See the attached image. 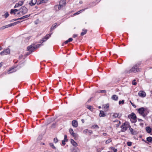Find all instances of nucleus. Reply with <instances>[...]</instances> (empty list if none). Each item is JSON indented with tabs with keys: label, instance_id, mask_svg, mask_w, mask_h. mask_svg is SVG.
I'll use <instances>...</instances> for the list:
<instances>
[{
	"label": "nucleus",
	"instance_id": "69168bd1",
	"mask_svg": "<svg viewBox=\"0 0 152 152\" xmlns=\"http://www.w3.org/2000/svg\"><path fill=\"white\" fill-rule=\"evenodd\" d=\"M15 12L14 11V12H13L12 13V14H13L14 15H15L16 14Z\"/></svg>",
	"mask_w": 152,
	"mask_h": 152
},
{
	"label": "nucleus",
	"instance_id": "423d86ee",
	"mask_svg": "<svg viewBox=\"0 0 152 152\" xmlns=\"http://www.w3.org/2000/svg\"><path fill=\"white\" fill-rule=\"evenodd\" d=\"M15 23V22H14L13 23H10V24H8L7 25H6L5 26H4L0 28V31L2 30L5 28H7L11 27L12 26H14L16 25Z\"/></svg>",
	"mask_w": 152,
	"mask_h": 152
},
{
	"label": "nucleus",
	"instance_id": "ea45409f",
	"mask_svg": "<svg viewBox=\"0 0 152 152\" xmlns=\"http://www.w3.org/2000/svg\"><path fill=\"white\" fill-rule=\"evenodd\" d=\"M65 142H66V140H62V144L64 145H65L66 144V143H65Z\"/></svg>",
	"mask_w": 152,
	"mask_h": 152
},
{
	"label": "nucleus",
	"instance_id": "c03bdc74",
	"mask_svg": "<svg viewBox=\"0 0 152 152\" xmlns=\"http://www.w3.org/2000/svg\"><path fill=\"white\" fill-rule=\"evenodd\" d=\"M106 91L105 90H101L100 91V92H99V93H104L106 92Z\"/></svg>",
	"mask_w": 152,
	"mask_h": 152
},
{
	"label": "nucleus",
	"instance_id": "a18cd8bd",
	"mask_svg": "<svg viewBox=\"0 0 152 152\" xmlns=\"http://www.w3.org/2000/svg\"><path fill=\"white\" fill-rule=\"evenodd\" d=\"M72 40H73V39L72 38H69L68 39V41L69 42L72 41Z\"/></svg>",
	"mask_w": 152,
	"mask_h": 152
},
{
	"label": "nucleus",
	"instance_id": "5701e85b",
	"mask_svg": "<svg viewBox=\"0 0 152 152\" xmlns=\"http://www.w3.org/2000/svg\"><path fill=\"white\" fill-rule=\"evenodd\" d=\"M59 4L64 5V7L65 6L66 4V0H61Z\"/></svg>",
	"mask_w": 152,
	"mask_h": 152
},
{
	"label": "nucleus",
	"instance_id": "473e14b6",
	"mask_svg": "<svg viewBox=\"0 0 152 152\" xmlns=\"http://www.w3.org/2000/svg\"><path fill=\"white\" fill-rule=\"evenodd\" d=\"M9 16V14L8 12H6L4 15V16L5 17V18H7Z\"/></svg>",
	"mask_w": 152,
	"mask_h": 152
},
{
	"label": "nucleus",
	"instance_id": "de8ad7c7",
	"mask_svg": "<svg viewBox=\"0 0 152 152\" xmlns=\"http://www.w3.org/2000/svg\"><path fill=\"white\" fill-rule=\"evenodd\" d=\"M88 131V130L87 129L83 131V133H86Z\"/></svg>",
	"mask_w": 152,
	"mask_h": 152
},
{
	"label": "nucleus",
	"instance_id": "680f3d73",
	"mask_svg": "<svg viewBox=\"0 0 152 152\" xmlns=\"http://www.w3.org/2000/svg\"><path fill=\"white\" fill-rule=\"evenodd\" d=\"M141 115L143 116V117H144V118L146 116V115L145 114H144V113L142 115Z\"/></svg>",
	"mask_w": 152,
	"mask_h": 152
},
{
	"label": "nucleus",
	"instance_id": "72a5a7b5",
	"mask_svg": "<svg viewBox=\"0 0 152 152\" xmlns=\"http://www.w3.org/2000/svg\"><path fill=\"white\" fill-rule=\"evenodd\" d=\"M99 128V127L97 125H93L92 126V128Z\"/></svg>",
	"mask_w": 152,
	"mask_h": 152
},
{
	"label": "nucleus",
	"instance_id": "a19ab883",
	"mask_svg": "<svg viewBox=\"0 0 152 152\" xmlns=\"http://www.w3.org/2000/svg\"><path fill=\"white\" fill-rule=\"evenodd\" d=\"M135 80H134L133 81H132V84L133 85H136V84H137V83L136 82H135Z\"/></svg>",
	"mask_w": 152,
	"mask_h": 152
},
{
	"label": "nucleus",
	"instance_id": "39448f33",
	"mask_svg": "<svg viewBox=\"0 0 152 152\" xmlns=\"http://www.w3.org/2000/svg\"><path fill=\"white\" fill-rule=\"evenodd\" d=\"M10 50L9 48L7 49L2 51L0 53V54L1 56H3L4 55H7V54H10Z\"/></svg>",
	"mask_w": 152,
	"mask_h": 152
},
{
	"label": "nucleus",
	"instance_id": "37998d69",
	"mask_svg": "<svg viewBox=\"0 0 152 152\" xmlns=\"http://www.w3.org/2000/svg\"><path fill=\"white\" fill-rule=\"evenodd\" d=\"M47 1H48L47 0H42L41 1V2H42V3H46V2H47Z\"/></svg>",
	"mask_w": 152,
	"mask_h": 152
},
{
	"label": "nucleus",
	"instance_id": "f8f14e48",
	"mask_svg": "<svg viewBox=\"0 0 152 152\" xmlns=\"http://www.w3.org/2000/svg\"><path fill=\"white\" fill-rule=\"evenodd\" d=\"M145 110L144 108L143 107H142L138 109V111L139 113L141 115H142L144 113Z\"/></svg>",
	"mask_w": 152,
	"mask_h": 152
},
{
	"label": "nucleus",
	"instance_id": "aec40b11",
	"mask_svg": "<svg viewBox=\"0 0 152 152\" xmlns=\"http://www.w3.org/2000/svg\"><path fill=\"white\" fill-rule=\"evenodd\" d=\"M129 129L132 134L135 135L137 134V132L136 131H133V129L132 128L130 127Z\"/></svg>",
	"mask_w": 152,
	"mask_h": 152
},
{
	"label": "nucleus",
	"instance_id": "09e8293b",
	"mask_svg": "<svg viewBox=\"0 0 152 152\" xmlns=\"http://www.w3.org/2000/svg\"><path fill=\"white\" fill-rule=\"evenodd\" d=\"M109 107V105L108 104H107L106 105V106L104 107L105 108H108Z\"/></svg>",
	"mask_w": 152,
	"mask_h": 152
},
{
	"label": "nucleus",
	"instance_id": "9d476101",
	"mask_svg": "<svg viewBox=\"0 0 152 152\" xmlns=\"http://www.w3.org/2000/svg\"><path fill=\"white\" fill-rule=\"evenodd\" d=\"M69 132L71 135L74 137L75 139L77 137V134L74 133L73 130L72 129L70 128L69 129Z\"/></svg>",
	"mask_w": 152,
	"mask_h": 152
},
{
	"label": "nucleus",
	"instance_id": "4be33fe9",
	"mask_svg": "<svg viewBox=\"0 0 152 152\" xmlns=\"http://www.w3.org/2000/svg\"><path fill=\"white\" fill-rule=\"evenodd\" d=\"M72 152H80L79 149L77 147L74 148L72 150Z\"/></svg>",
	"mask_w": 152,
	"mask_h": 152
},
{
	"label": "nucleus",
	"instance_id": "412c9836",
	"mask_svg": "<svg viewBox=\"0 0 152 152\" xmlns=\"http://www.w3.org/2000/svg\"><path fill=\"white\" fill-rule=\"evenodd\" d=\"M71 142L74 146L75 147L77 146V143L73 139H71Z\"/></svg>",
	"mask_w": 152,
	"mask_h": 152
},
{
	"label": "nucleus",
	"instance_id": "e2e57ef3",
	"mask_svg": "<svg viewBox=\"0 0 152 152\" xmlns=\"http://www.w3.org/2000/svg\"><path fill=\"white\" fill-rule=\"evenodd\" d=\"M81 121L83 123H84V119H82Z\"/></svg>",
	"mask_w": 152,
	"mask_h": 152
},
{
	"label": "nucleus",
	"instance_id": "dca6fc26",
	"mask_svg": "<svg viewBox=\"0 0 152 152\" xmlns=\"http://www.w3.org/2000/svg\"><path fill=\"white\" fill-rule=\"evenodd\" d=\"M37 0H31L29 4L31 6L34 5L37 3Z\"/></svg>",
	"mask_w": 152,
	"mask_h": 152
},
{
	"label": "nucleus",
	"instance_id": "3c124183",
	"mask_svg": "<svg viewBox=\"0 0 152 152\" xmlns=\"http://www.w3.org/2000/svg\"><path fill=\"white\" fill-rule=\"evenodd\" d=\"M130 102L133 106L135 108L136 107V106H135V105H134V104L132 103L131 102Z\"/></svg>",
	"mask_w": 152,
	"mask_h": 152
},
{
	"label": "nucleus",
	"instance_id": "393cba45",
	"mask_svg": "<svg viewBox=\"0 0 152 152\" xmlns=\"http://www.w3.org/2000/svg\"><path fill=\"white\" fill-rule=\"evenodd\" d=\"M86 107L89 109L91 111H94V108L91 105H87Z\"/></svg>",
	"mask_w": 152,
	"mask_h": 152
},
{
	"label": "nucleus",
	"instance_id": "b1692460",
	"mask_svg": "<svg viewBox=\"0 0 152 152\" xmlns=\"http://www.w3.org/2000/svg\"><path fill=\"white\" fill-rule=\"evenodd\" d=\"M30 14L25 15L23 16V17H22L20 18H19V19L20 20H22L23 19H24L26 18H28V17H29L30 16Z\"/></svg>",
	"mask_w": 152,
	"mask_h": 152
},
{
	"label": "nucleus",
	"instance_id": "f704fd0d",
	"mask_svg": "<svg viewBox=\"0 0 152 152\" xmlns=\"http://www.w3.org/2000/svg\"><path fill=\"white\" fill-rule=\"evenodd\" d=\"M54 142L55 143H56L58 141V140L57 138H55L54 139Z\"/></svg>",
	"mask_w": 152,
	"mask_h": 152
},
{
	"label": "nucleus",
	"instance_id": "6e6552de",
	"mask_svg": "<svg viewBox=\"0 0 152 152\" xmlns=\"http://www.w3.org/2000/svg\"><path fill=\"white\" fill-rule=\"evenodd\" d=\"M52 34V33H51V34H49L48 35H46V36L44 38H42L41 40V41H42V43L46 41L50 37Z\"/></svg>",
	"mask_w": 152,
	"mask_h": 152
},
{
	"label": "nucleus",
	"instance_id": "e433bc0d",
	"mask_svg": "<svg viewBox=\"0 0 152 152\" xmlns=\"http://www.w3.org/2000/svg\"><path fill=\"white\" fill-rule=\"evenodd\" d=\"M127 144L128 146H131L132 145V142H127Z\"/></svg>",
	"mask_w": 152,
	"mask_h": 152
},
{
	"label": "nucleus",
	"instance_id": "0eeeda50",
	"mask_svg": "<svg viewBox=\"0 0 152 152\" xmlns=\"http://www.w3.org/2000/svg\"><path fill=\"white\" fill-rule=\"evenodd\" d=\"M129 118H131L134 120H136L137 119V117L136 115L133 113H132L130 115L128 116Z\"/></svg>",
	"mask_w": 152,
	"mask_h": 152
},
{
	"label": "nucleus",
	"instance_id": "a878e982",
	"mask_svg": "<svg viewBox=\"0 0 152 152\" xmlns=\"http://www.w3.org/2000/svg\"><path fill=\"white\" fill-rule=\"evenodd\" d=\"M146 141L148 142H152V137H147L146 138Z\"/></svg>",
	"mask_w": 152,
	"mask_h": 152
},
{
	"label": "nucleus",
	"instance_id": "7ed1b4c3",
	"mask_svg": "<svg viewBox=\"0 0 152 152\" xmlns=\"http://www.w3.org/2000/svg\"><path fill=\"white\" fill-rule=\"evenodd\" d=\"M28 50L29 52H28L26 54V55L28 56L31 54L35 49V48L33 47L32 45H31L28 47Z\"/></svg>",
	"mask_w": 152,
	"mask_h": 152
},
{
	"label": "nucleus",
	"instance_id": "4c0bfd02",
	"mask_svg": "<svg viewBox=\"0 0 152 152\" xmlns=\"http://www.w3.org/2000/svg\"><path fill=\"white\" fill-rule=\"evenodd\" d=\"M111 141V140L110 139H108L106 141V144H108Z\"/></svg>",
	"mask_w": 152,
	"mask_h": 152
},
{
	"label": "nucleus",
	"instance_id": "bb28decb",
	"mask_svg": "<svg viewBox=\"0 0 152 152\" xmlns=\"http://www.w3.org/2000/svg\"><path fill=\"white\" fill-rule=\"evenodd\" d=\"M55 24L54 26H52L50 28V31H53L55 28L57 27L56 23H55Z\"/></svg>",
	"mask_w": 152,
	"mask_h": 152
},
{
	"label": "nucleus",
	"instance_id": "13d9d810",
	"mask_svg": "<svg viewBox=\"0 0 152 152\" xmlns=\"http://www.w3.org/2000/svg\"><path fill=\"white\" fill-rule=\"evenodd\" d=\"M69 42L68 41V40H66V41H65L64 42V43L65 44H67V43H68V42Z\"/></svg>",
	"mask_w": 152,
	"mask_h": 152
},
{
	"label": "nucleus",
	"instance_id": "c85d7f7f",
	"mask_svg": "<svg viewBox=\"0 0 152 152\" xmlns=\"http://www.w3.org/2000/svg\"><path fill=\"white\" fill-rule=\"evenodd\" d=\"M49 145L50 146V147L53 149H56V147L54 146L53 144L52 143H50Z\"/></svg>",
	"mask_w": 152,
	"mask_h": 152
},
{
	"label": "nucleus",
	"instance_id": "f257e3e1",
	"mask_svg": "<svg viewBox=\"0 0 152 152\" xmlns=\"http://www.w3.org/2000/svg\"><path fill=\"white\" fill-rule=\"evenodd\" d=\"M139 66L140 64H137L134 65L132 68V69H130L129 71L130 72L136 73L140 72V70L139 68Z\"/></svg>",
	"mask_w": 152,
	"mask_h": 152
},
{
	"label": "nucleus",
	"instance_id": "6e6d98bb",
	"mask_svg": "<svg viewBox=\"0 0 152 152\" xmlns=\"http://www.w3.org/2000/svg\"><path fill=\"white\" fill-rule=\"evenodd\" d=\"M140 125L142 127H143V123H140Z\"/></svg>",
	"mask_w": 152,
	"mask_h": 152
},
{
	"label": "nucleus",
	"instance_id": "6ab92c4d",
	"mask_svg": "<svg viewBox=\"0 0 152 152\" xmlns=\"http://www.w3.org/2000/svg\"><path fill=\"white\" fill-rule=\"evenodd\" d=\"M111 99L115 101H117L118 99V97L116 95H113L112 96Z\"/></svg>",
	"mask_w": 152,
	"mask_h": 152
},
{
	"label": "nucleus",
	"instance_id": "1a4fd4ad",
	"mask_svg": "<svg viewBox=\"0 0 152 152\" xmlns=\"http://www.w3.org/2000/svg\"><path fill=\"white\" fill-rule=\"evenodd\" d=\"M138 95L141 97H144L146 96V93L144 91H140L138 94Z\"/></svg>",
	"mask_w": 152,
	"mask_h": 152
},
{
	"label": "nucleus",
	"instance_id": "2eb2a0df",
	"mask_svg": "<svg viewBox=\"0 0 152 152\" xmlns=\"http://www.w3.org/2000/svg\"><path fill=\"white\" fill-rule=\"evenodd\" d=\"M72 125L75 127H76L78 126L77 122L76 121L73 120L72 122Z\"/></svg>",
	"mask_w": 152,
	"mask_h": 152
},
{
	"label": "nucleus",
	"instance_id": "338daca9",
	"mask_svg": "<svg viewBox=\"0 0 152 152\" xmlns=\"http://www.w3.org/2000/svg\"><path fill=\"white\" fill-rule=\"evenodd\" d=\"M2 65V64L1 63H0V67H1Z\"/></svg>",
	"mask_w": 152,
	"mask_h": 152
},
{
	"label": "nucleus",
	"instance_id": "4d7b16f0",
	"mask_svg": "<svg viewBox=\"0 0 152 152\" xmlns=\"http://www.w3.org/2000/svg\"><path fill=\"white\" fill-rule=\"evenodd\" d=\"M77 35L75 34H74V35H73V37L74 38H75L76 37H77Z\"/></svg>",
	"mask_w": 152,
	"mask_h": 152
},
{
	"label": "nucleus",
	"instance_id": "f03ea898",
	"mask_svg": "<svg viewBox=\"0 0 152 152\" xmlns=\"http://www.w3.org/2000/svg\"><path fill=\"white\" fill-rule=\"evenodd\" d=\"M129 126H130L128 123L127 122H125L121 126V132H124L127 130Z\"/></svg>",
	"mask_w": 152,
	"mask_h": 152
},
{
	"label": "nucleus",
	"instance_id": "ddd939ff",
	"mask_svg": "<svg viewBox=\"0 0 152 152\" xmlns=\"http://www.w3.org/2000/svg\"><path fill=\"white\" fill-rule=\"evenodd\" d=\"M23 1H20L18 3H16L15 4L14 7L15 8L16 7H18L19 6H20L22 5L23 4Z\"/></svg>",
	"mask_w": 152,
	"mask_h": 152
},
{
	"label": "nucleus",
	"instance_id": "a211bd4d",
	"mask_svg": "<svg viewBox=\"0 0 152 152\" xmlns=\"http://www.w3.org/2000/svg\"><path fill=\"white\" fill-rule=\"evenodd\" d=\"M121 116V114L119 115L118 114L116 113H114L113 115V116L114 118H120Z\"/></svg>",
	"mask_w": 152,
	"mask_h": 152
},
{
	"label": "nucleus",
	"instance_id": "bf43d9fd",
	"mask_svg": "<svg viewBox=\"0 0 152 152\" xmlns=\"http://www.w3.org/2000/svg\"><path fill=\"white\" fill-rule=\"evenodd\" d=\"M92 99V98H90L88 100V101H87V102H91V99Z\"/></svg>",
	"mask_w": 152,
	"mask_h": 152
},
{
	"label": "nucleus",
	"instance_id": "9b49d317",
	"mask_svg": "<svg viewBox=\"0 0 152 152\" xmlns=\"http://www.w3.org/2000/svg\"><path fill=\"white\" fill-rule=\"evenodd\" d=\"M64 7V5H61L59 4V5H56L55 6V8L57 11H58L60 10L62 7Z\"/></svg>",
	"mask_w": 152,
	"mask_h": 152
},
{
	"label": "nucleus",
	"instance_id": "603ef678",
	"mask_svg": "<svg viewBox=\"0 0 152 152\" xmlns=\"http://www.w3.org/2000/svg\"><path fill=\"white\" fill-rule=\"evenodd\" d=\"M119 123L118 124H117V125H116V127H118V126H119V125L120 124H121V122L120 121H119Z\"/></svg>",
	"mask_w": 152,
	"mask_h": 152
},
{
	"label": "nucleus",
	"instance_id": "8fccbe9b",
	"mask_svg": "<svg viewBox=\"0 0 152 152\" xmlns=\"http://www.w3.org/2000/svg\"><path fill=\"white\" fill-rule=\"evenodd\" d=\"M42 3V2H41V1H38L37 2V4H41Z\"/></svg>",
	"mask_w": 152,
	"mask_h": 152
},
{
	"label": "nucleus",
	"instance_id": "79ce46f5",
	"mask_svg": "<svg viewBox=\"0 0 152 152\" xmlns=\"http://www.w3.org/2000/svg\"><path fill=\"white\" fill-rule=\"evenodd\" d=\"M40 45H39V44H38V45H37L36 46H32L33 47H34L35 48V49L37 48H38L39 47V46H40Z\"/></svg>",
	"mask_w": 152,
	"mask_h": 152
},
{
	"label": "nucleus",
	"instance_id": "c9c22d12",
	"mask_svg": "<svg viewBox=\"0 0 152 152\" xmlns=\"http://www.w3.org/2000/svg\"><path fill=\"white\" fill-rule=\"evenodd\" d=\"M124 103V100H122V101H120L119 102V104H123Z\"/></svg>",
	"mask_w": 152,
	"mask_h": 152
},
{
	"label": "nucleus",
	"instance_id": "49530a36",
	"mask_svg": "<svg viewBox=\"0 0 152 152\" xmlns=\"http://www.w3.org/2000/svg\"><path fill=\"white\" fill-rule=\"evenodd\" d=\"M12 70H13V69H10L9 70L8 72V73L10 74V73H11L13 72V71H12L11 72H10V71H12Z\"/></svg>",
	"mask_w": 152,
	"mask_h": 152
},
{
	"label": "nucleus",
	"instance_id": "052dcab7",
	"mask_svg": "<svg viewBox=\"0 0 152 152\" xmlns=\"http://www.w3.org/2000/svg\"><path fill=\"white\" fill-rule=\"evenodd\" d=\"M20 22L19 21H17V22H15V25L19 23H20Z\"/></svg>",
	"mask_w": 152,
	"mask_h": 152
},
{
	"label": "nucleus",
	"instance_id": "58836bf2",
	"mask_svg": "<svg viewBox=\"0 0 152 152\" xmlns=\"http://www.w3.org/2000/svg\"><path fill=\"white\" fill-rule=\"evenodd\" d=\"M67 136L66 135H65L64 136V140H66V141H67L68 140L67 139Z\"/></svg>",
	"mask_w": 152,
	"mask_h": 152
},
{
	"label": "nucleus",
	"instance_id": "f3484780",
	"mask_svg": "<svg viewBox=\"0 0 152 152\" xmlns=\"http://www.w3.org/2000/svg\"><path fill=\"white\" fill-rule=\"evenodd\" d=\"M145 130L147 133H150L151 132L152 129L149 126H147L145 128Z\"/></svg>",
	"mask_w": 152,
	"mask_h": 152
},
{
	"label": "nucleus",
	"instance_id": "20e7f679",
	"mask_svg": "<svg viewBox=\"0 0 152 152\" xmlns=\"http://www.w3.org/2000/svg\"><path fill=\"white\" fill-rule=\"evenodd\" d=\"M19 11L22 15L26 14L28 12L27 9L24 6H22L19 9Z\"/></svg>",
	"mask_w": 152,
	"mask_h": 152
},
{
	"label": "nucleus",
	"instance_id": "4468645a",
	"mask_svg": "<svg viewBox=\"0 0 152 152\" xmlns=\"http://www.w3.org/2000/svg\"><path fill=\"white\" fill-rule=\"evenodd\" d=\"M106 116L105 113L102 110H100L99 114L100 117H104Z\"/></svg>",
	"mask_w": 152,
	"mask_h": 152
},
{
	"label": "nucleus",
	"instance_id": "c756f323",
	"mask_svg": "<svg viewBox=\"0 0 152 152\" xmlns=\"http://www.w3.org/2000/svg\"><path fill=\"white\" fill-rule=\"evenodd\" d=\"M110 148L111 149L112 151H113V152H117V149L113 147H110Z\"/></svg>",
	"mask_w": 152,
	"mask_h": 152
},
{
	"label": "nucleus",
	"instance_id": "0e129e2a",
	"mask_svg": "<svg viewBox=\"0 0 152 152\" xmlns=\"http://www.w3.org/2000/svg\"><path fill=\"white\" fill-rule=\"evenodd\" d=\"M142 140L143 141H145V143H148V142H147L144 139H142Z\"/></svg>",
	"mask_w": 152,
	"mask_h": 152
},
{
	"label": "nucleus",
	"instance_id": "cd10ccee",
	"mask_svg": "<svg viewBox=\"0 0 152 152\" xmlns=\"http://www.w3.org/2000/svg\"><path fill=\"white\" fill-rule=\"evenodd\" d=\"M83 32H81L80 34V35L81 36H83L85 34H86L87 31V30L86 29L85 30H83Z\"/></svg>",
	"mask_w": 152,
	"mask_h": 152
},
{
	"label": "nucleus",
	"instance_id": "2f4dec72",
	"mask_svg": "<svg viewBox=\"0 0 152 152\" xmlns=\"http://www.w3.org/2000/svg\"><path fill=\"white\" fill-rule=\"evenodd\" d=\"M85 10V9H83L82 10H80L79 11H78V12H77L75 13V14H79L82 11H84Z\"/></svg>",
	"mask_w": 152,
	"mask_h": 152
},
{
	"label": "nucleus",
	"instance_id": "864d4df0",
	"mask_svg": "<svg viewBox=\"0 0 152 152\" xmlns=\"http://www.w3.org/2000/svg\"><path fill=\"white\" fill-rule=\"evenodd\" d=\"M20 20L19 19V18H17V19H13L12 20V21H15L17 20Z\"/></svg>",
	"mask_w": 152,
	"mask_h": 152
},
{
	"label": "nucleus",
	"instance_id": "7c9ffc66",
	"mask_svg": "<svg viewBox=\"0 0 152 152\" xmlns=\"http://www.w3.org/2000/svg\"><path fill=\"white\" fill-rule=\"evenodd\" d=\"M18 11V10L15 9H11L10 10V13L11 14H12V13L13 12H14V11L15 12L17 11Z\"/></svg>",
	"mask_w": 152,
	"mask_h": 152
},
{
	"label": "nucleus",
	"instance_id": "774afa93",
	"mask_svg": "<svg viewBox=\"0 0 152 152\" xmlns=\"http://www.w3.org/2000/svg\"><path fill=\"white\" fill-rule=\"evenodd\" d=\"M20 13H21L20 12V11H19V12H18V13L17 14L18 15L19 14H20Z\"/></svg>",
	"mask_w": 152,
	"mask_h": 152
},
{
	"label": "nucleus",
	"instance_id": "5fc2aeb1",
	"mask_svg": "<svg viewBox=\"0 0 152 152\" xmlns=\"http://www.w3.org/2000/svg\"><path fill=\"white\" fill-rule=\"evenodd\" d=\"M137 120L138 121L140 122L143 121V120H142L138 118Z\"/></svg>",
	"mask_w": 152,
	"mask_h": 152
}]
</instances>
